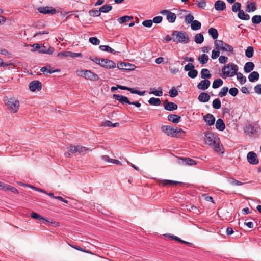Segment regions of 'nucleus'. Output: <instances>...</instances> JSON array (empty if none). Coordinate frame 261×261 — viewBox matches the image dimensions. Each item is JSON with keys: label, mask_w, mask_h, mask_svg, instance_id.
<instances>
[{"label": "nucleus", "mask_w": 261, "mask_h": 261, "mask_svg": "<svg viewBox=\"0 0 261 261\" xmlns=\"http://www.w3.org/2000/svg\"><path fill=\"white\" fill-rule=\"evenodd\" d=\"M204 141L207 145L211 146L215 151L220 152L221 151L222 145L220 144V139L218 136L214 133L211 132L205 133Z\"/></svg>", "instance_id": "nucleus-1"}, {"label": "nucleus", "mask_w": 261, "mask_h": 261, "mask_svg": "<svg viewBox=\"0 0 261 261\" xmlns=\"http://www.w3.org/2000/svg\"><path fill=\"white\" fill-rule=\"evenodd\" d=\"M173 41L176 43L186 44L189 41V37L185 31H174L172 33Z\"/></svg>", "instance_id": "nucleus-2"}, {"label": "nucleus", "mask_w": 261, "mask_h": 261, "mask_svg": "<svg viewBox=\"0 0 261 261\" xmlns=\"http://www.w3.org/2000/svg\"><path fill=\"white\" fill-rule=\"evenodd\" d=\"M5 105L9 111L12 113L17 112L18 111L20 106L19 100L17 98L14 97L8 99Z\"/></svg>", "instance_id": "nucleus-3"}, {"label": "nucleus", "mask_w": 261, "mask_h": 261, "mask_svg": "<svg viewBox=\"0 0 261 261\" xmlns=\"http://www.w3.org/2000/svg\"><path fill=\"white\" fill-rule=\"evenodd\" d=\"M238 70V67L234 64H227L222 68V72L227 76H233Z\"/></svg>", "instance_id": "nucleus-4"}, {"label": "nucleus", "mask_w": 261, "mask_h": 261, "mask_svg": "<svg viewBox=\"0 0 261 261\" xmlns=\"http://www.w3.org/2000/svg\"><path fill=\"white\" fill-rule=\"evenodd\" d=\"M214 44L216 49H221L223 51H228L232 54L233 53V48L232 46L224 42L222 40H216Z\"/></svg>", "instance_id": "nucleus-5"}, {"label": "nucleus", "mask_w": 261, "mask_h": 261, "mask_svg": "<svg viewBox=\"0 0 261 261\" xmlns=\"http://www.w3.org/2000/svg\"><path fill=\"white\" fill-rule=\"evenodd\" d=\"M80 75L81 76L92 81H96L99 79V77L97 74L92 72L90 70H81L79 71Z\"/></svg>", "instance_id": "nucleus-6"}, {"label": "nucleus", "mask_w": 261, "mask_h": 261, "mask_svg": "<svg viewBox=\"0 0 261 261\" xmlns=\"http://www.w3.org/2000/svg\"><path fill=\"white\" fill-rule=\"evenodd\" d=\"M69 152L72 153H79L80 154H85L87 151H91L90 149L82 146H73L71 145L69 148Z\"/></svg>", "instance_id": "nucleus-7"}, {"label": "nucleus", "mask_w": 261, "mask_h": 261, "mask_svg": "<svg viewBox=\"0 0 261 261\" xmlns=\"http://www.w3.org/2000/svg\"><path fill=\"white\" fill-rule=\"evenodd\" d=\"M100 66L107 69H112L116 67V64L112 60L107 59H102Z\"/></svg>", "instance_id": "nucleus-8"}, {"label": "nucleus", "mask_w": 261, "mask_h": 261, "mask_svg": "<svg viewBox=\"0 0 261 261\" xmlns=\"http://www.w3.org/2000/svg\"><path fill=\"white\" fill-rule=\"evenodd\" d=\"M247 159L248 162L252 165H256L259 162L257 155L254 152H249L247 155Z\"/></svg>", "instance_id": "nucleus-9"}, {"label": "nucleus", "mask_w": 261, "mask_h": 261, "mask_svg": "<svg viewBox=\"0 0 261 261\" xmlns=\"http://www.w3.org/2000/svg\"><path fill=\"white\" fill-rule=\"evenodd\" d=\"M38 11L41 13L47 14H54L56 12V10L55 8L52 7H40L38 8Z\"/></svg>", "instance_id": "nucleus-10"}, {"label": "nucleus", "mask_w": 261, "mask_h": 261, "mask_svg": "<svg viewBox=\"0 0 261 261\" xmlns=\"http://www.w3.org/2000/svg\"><path fill=\"white\" fill-rule=\"evenodd\" d=\"M117 67L121 70H133L135 66L129 63L121 62L117 64Z\"/></svg>", "instance_id": "nucleus-11"}, {"label": "nucleus", "mask_w": 261, "mask_h": 261, "mask_svg": "<svg viewBox=\"0 0 261 261\" xmlns=\"http://www.w3.org/2000/svg\"><path fill=\"white\" fill-rule=\"evenodd\" d=\"M41 88L42 84L39 81H33L29 84V89L32 92H34L36 90L40 91Z\"/></svg>", "instance_id": "nucleus-12"}, {"label": "nucleus", "mask_w": 261, "mask_h": 261, "mask_svg": "<svg viewBox=\"0 0 261 261\" xmlns=\"http://www.w3.org/2000/svg\"><path fill=\"white\" fill-rule=\"evenodd\" d=\"M118 87L120 89L124 90H128L131 93L136 94H138V95H140V96H143L145 94V91L141 92L140 91H138V90H135L133 88H129V87H126V86H124L118 85Z\"/></svg>", "instance_id": "nucleus-13"}, {"label": "nucleus", "mask_w": 261, "mask_h": 261, "mask_svg": "<svg viewBox=\"0 0 261 261\" xmlns=\"http://www.w3.org/2000/svg\"><path fill=\"white\" fill-rule=\"evenodd\" d=\"M162 131L164 132L165 134L167 135L168 136H171L172 137H174V136H176L175 134V128L170 126L164 125L161 127Z\"/></svg>", "instance_id": "nucleus-14"}, {"label": "nucleus", "mask_w": 261, "mask_h": 261, "mask_svg": "<svg viewBox=\"0 0 261 261\" xmlns=\"http://www.w3.org/2000/svg\"><path fill=\"white\" fill-rule=\"evenodd\" d=\"M113 98L114 99L118 100L122 104L126 103L130 105V101L127 97L121 95L114 94L113 95Z\"/></svg>", "instance_id": "nucleus-15"}, {"label": "nucleus", "mask_w": 261, "mask_h": 261, "mask_svg": "<svg viewBox=\"0 0 261 261\" xmlns=\"http://www.w3.org/2000/svg\"><path fill=\"white\" fill-rule=\"evenodd\" d=\"M164 109L167 111H173L177 109V105L172 102H169L166 100L164 102Z\"/></svg>", "instance_id": "nucleus-16"}, {"label": "nucleus", "mask_w": 261, "mask_h": 261, "mask_svg": "<svg viewBox=\"0 0 261 261\" xmlns=\"http://www.w3.org/2000/svg\"><path fill=\"white\" fill-rule=\"evenodd\" d=\"M210 84H211L210 81L206 79L204 80H202L197 85V88L199 89H200L202 90H205L209 87Z\"/></svg>", "instance_id": "nucleus-17"}, {"label": "nucleus", "mask_w": 261, "mask_h": 261, "mask_svg": "<svg viewBox=\"0 0 261 261\" xmlns=\"http://www.w3.org/2000/svg\"><path fill=\"white\" fill-rule=\"evenodd\" d=\"M40 71L43 72L44 74L47 75L48 74H52L55 72H59L60 70L59 69L53 70L50 66H48L42 67Z\"/></svg>", "instance_id": "nucleus-18"}, {"label": "nucleus", "mask_w": 261, "mask_h": 261, "mask_svg": "<svg viewBox=\"0 0 261 261\" xmlns=\"http://www.w3.org/2000/svg\"><path fill=\"white\" fill-rule=\"evenodd\" d=\"M203 119L206 122V123L210 126L213 125L215 121V118L214 116L210 113L205 115L203 117Z\"/></svg>", "instance_id": "nucleus-19"}, {"label": "nucleus", "mask_w": 261, "mask_h": 261, "mask_svg": "<svg viewBox=\"0 0 261 261\" xmlns=\"http://www.w3.org/2000/svg\"><path fill=\"white\" fill-rule=\"evenodd\" d=\"M214 7L217 11H222L226 8V5L224 2L218 0L215 2Z\"/></svg>", "instance_id": "nucleus-20"}, {"label": "nucleus", "mask_w": 261, "mask_h": 261, "mask_svg": "<svg viewBox=\"0 0 261 261\" xmlns=\"http://www.w3.org/2000/svg\"><path fill=\"white\" fill-rule=\"evenodd\" d=\"M31 217L34 219L40 221H43L44 223L49 222V221L45 218L41 216L38 213L32 212L31 214Z\"/></svg>", "instance_id": "nucleus-21"}, {"label": "nucleus", "mask_w": 261, "mask_h": 261, "mask_svg": "<svg viewBox=\"0 0 261 261\" xmlns=\"http://www.w3.org/2000/svg\"><path fill=\"white\" fill-rule=\"evenodd\" d=\"M54 48L51 46H49L48 48H47L45 46H43L42 47L40 48L38 50L39 53L41 54H47L49 55H51L54 53Z\"/></svg>", "instance_id": "nucleus-22"}, {"label": "nucleus", "mask_w": 261, "mask_h": 261, "mask_svg": "<svg viewBox=\"0 0 261 261\" xmlns=\"http://www.w3.org/2000/svg\"><path fill=\"white\" fill-rule=\"evenodd\" d=\"M210 99V96L206 93L202 92L199 94L198 99L202 102H206Z\"/></svg>", "instance_id": "nucleus-23"}, {"label": "nucleus", "mask_w": 261, "mask_h": 261, "mask_svg": "<svg viewBox=\"0 0 261 261\" xmlns=\"http://www.w3.org/2000/svg\"><path fill=\"white\" fill-rule=\"evenodd\" d=\"M180 118V116L175 114H170L168 116V120L175 124L179 123Z\"/></svg>", "instance_id": "nucleus-24"}, {"label": "nucleus", "mask_w": 261, "mask_h": 261, "mask_svg": "<svg viewBox=\"0 0 261 261\" xmlns=\"http://www.w3.org/2000/svg\"><path fill=\"white\" fill-rule=\"evenodd\" d=\"M254 68V63L252 62H248L245 64L244 70L245 72L249 73L253 70Z\"/></svg>", "instance_id": "nucleus-25"}, {"label": "nucleus", "mask_w": 261, "mask_h": 261, "mask_svg": "<svg viewBox=\"0 0 261 261\" xmlns=\"http://www.w3.org/2000/svg\"><path fill=\"white\" fill-rule=\"evenodd\" d=\"M215 126L216 128L220 131H223L225 128V125L221 119L217 120Z\"/></svg>", "instance_id": "nucleus-26"}, {"label": "nucleus", "mask_w": 261, "mask_h": 261, "mask_svg": "<svg viewBox=\"0 0 261 261\" xmlns=\"http://www.w3.org/2000/svg\"><path fill=\"white\" fill-rule=\"evenodd\" d=\"M150 94H153L156 96H161L163 94V89L162 87H159L158 90L154 88L150 89Z\"/></svg>", "instance_id": "nucleus-27"}, {"label": "nucleus", "mask_w": 261, "mask_h": 261, "mask_svg": "<svg viewBox=\"0 0 261 261\" xmlns=\"http://www.w3.org/2000/svg\"><path fill=\"white\" fill-rule=\"evenodd\" d=\"M259 75L256 71H253L248 76V80L250 82H253L258 80Z\"/></svg>", "instance_id": "nucleus-28"}, {"label": "nucleus", "mask_w": 261, "mask_h": 261, "mask_svg": "<svg viewBox=\"0 0 261 261\" xmlns=\"http://www.w3.org/2000/svg\"><path fill=\"white\" fill-rule=\"evenodd\" d=\"M212 76L210 71L207 69L203 68L201 71V77L203 79H210Z\"/></svg>", "instance_id": "nucleus-29"}, {"label": "nucleus", "mask_w": 261, "mask_h": 261, "mask_svg": "<svg viewBox=\"0 0 261 261\" xmlns=\"http://www.w3.org/2000/svg\"><path fill=\"white\" fill-rule=\"evenodd\" d=\"M238 17L242 20H248L250 19V16L248 14H245L242 10H240L238 14Z\"/></svg>", "instance_id": "nucleus-30"}, {"label": "nucleus", "mask_w": 261, "mask_h": 261, "mask_svg": "<svg viewBox=\"0 0 261 261\" xmlns=\"http://www.w3.org/2000/svg\"><path fill=\"white\" fill-rule=\"evenodd\" d=\"M201 24L198 20H195L191 23V28L193 30H198L201 28Z\"/></svg>", "instance_id": "nucleus-31"}, {"label": "nucleus", "mask_w": 261, "mask_h": 261, "mask_svg": "<svg viewBox=\"0 0 261 261\" xmlns=\"http://www.w3.org/2000/svg\"><path fill=\"white\" fill-rule=\"evenodd\" d=\"M208 32L214 39H216L218 38V33L216 29L211 28L208 29Z\"/></svg>", "instance_id": "nucleus-32"}, {"label": "nucleus", "mask_w": 261, "mask_h": 261, "mask_svg": "<svg viewBox=\"0 0 261 261\" xmlns=\"http://www.w3.org/2000/svg\"><path fill=\"white\" fill-rule=\"evenodd\" d=\"M256 9V4L254 2L248 3L246 11L248 12H253Z\"/></svg>", "instance_id": "nucleus-33"}, {"label": "nucleus", "mask_w": 261, "mask_h": 261, "mask_svg": "<svg viewBox=\"0 0 261 261\" xmlns=\"http://www.w3.org/2000/svg\"><path fill=\"white\" fill-rule=\"evenodd\" d=\"M161 183L164 186H168L170 185H175L178 184H181L182 182L174 180L164 179L161 180Z\"/></svg>", "instance_id": "nucleus-34"}, {"label": "nucleus", "mask_w": 261, "mask_h": 261, "mask_svg": "<svg viewBox=\"0 0 261 261\" xmlns=\"http://www.w3.org/2000/svg\"><path fill=\"white\" fill-rule=\"evenodd\" d=\"M194 41L197 44H201L204 41V37L201 33L196 34L194 37Z\"/></svg>", "instance_id": "nucleus-35"}, {"label": "nucleus", "mask_w": 261, "mask_h": 261, "mask_svg": "<svg viewBox=\"0 0 261 261\" xmlns=\"http://www.w3.org/2000/svg\"><path fill=\"white\" fill-rule=\"evenodd\" d=\"M148 102L150 105L158 106L160 105L161 100L159 98L151 97L148 100Z\"/></svg>", "instance_id": "nucleus-36"}, {"label": "nucleus", "mask_w": 261, "mask_h": 261, "mask_svg": "<svg viewBox=\"0 0 261 261\" xmlns=\"http://www.w3.org/2000/svg\"><path fill=\"white\" fill-rule=\"evenodd\" d=\"M99 48L102 51L111 53L113 54H115L116 53L114 49H112L108 45H100L99 46Z\"/></svg>", "instance_id": "nucleus-37"}, {"label": "nucleus", "mask_w": 261, "mask_h": 261, "mask_svg": "<svg viewBox=\"0 0 261 261\" xmlns=\"http://www.w3.org/2000/svg\"><path fill=\"white\" fill-rule=\"evenodd\" d=\"M133 19V17L132 16H124L118 18V21L120 23H123L126 22H128Z\"/></svg>", "instance_id": "nucleus-38"}, {"label": "nucleus", "mask_w": 261, "mask_h": 261, "mask_svg": "<svg viewBox=\"0 0 261 261\" xmlns=\"http://www.w3.org/2000/svg\"><path fill=\"white\" fill-rule=\"evenodd\" d=\"M208 57L206 54H202L199 58L198 61L202 64H205L207 63L208 60Z\"/></svg>", "instance_id": "nucleus-39"}, {"label": "nucleus", "mask_w": 261, "mask_h": 261, "mask_svg": "<svg viewBox=\"0 0 261 261\" xmlns=\"http://www.w3.org/2000/svg\"><path fill=\"white\" fill-rule=\"evenodd\" d=\"M254 48L252 46H248L245 50V56L248 58H251L253 55Z\"/></svg>", "instance_id": "nucleus-40"}, {"label": "nucleus", "mask_w": 261, "mask_h": 261, "mask_svg": "<svg viewBox=\"0 0 261 261\" xmlns=\"http://www.w3.org/2000/svg\"><path fill=\"white\" fill-rule=\"evenodd\" d=\"M223 84V81L221 79H218L215 80L213 83L212 87L214 89H216L219 87H220Z\"/></svg>", "instance_id": "nucleus-41"}, {"label": "nucleus", "mask_w": 261, "mask_h": 261, "mask_svg": "<svg viewBox=\"0 0 261 261\" xmlns=\"http://www.w3.org/2000/svg\"><path fill=\"white\" fill-rule=\"evenodd\" d=\"M166 18L170 22L173 23L175 21L176 16L175 13L170 12L168 14Z\"/></svg>", "instance_id": "nucleus-42"}, {"label": "nucleus", "mask_w": 261, "mask_h": 261, "mask_svg": "<svg viewBox=\"0 0 261 261\" xmlns=\"http://www.w3.org/2000/svg\"><path fill=\"white\" fill-rule=\"evenodd\" d=\"M236 75H237V79L240 81V84H243L246 82V77L243 76L241 73L236 72Z\"/></svg>", "instance_id": "nucleus-43"}, {"label": "nucleus", "mask_w": 261, "mask_h": 261, "mask_svg": "<svg viewBox=\"0 0 261 261\" xmlns=\"http://www.w3.org/2000/svg\"><path fill=\"white\" fill-rule=\"evenodd\" d=\"M112 9V7L110 5H105L100 8V12L107 13Z\"/></svg>", "instance_id": "nucleus-44"}, {"label": "nucleus", "mask_w": 261, "mask_h": 261, "mask_svg": "<svg viewBox=\"0 0 261 261\" xmlns=\"http://www.w3.org/2000/svg\"><path fill=\"white\" fill-rule=\"evenodd\" d=\"M102 126H108V127H118L119 126V123H113L109 120H107L103 123Z\"/></svg>", "instance_id": "nucleus-45"}, {"label": "nucleus", "mask_w": 261, "mask_h": 261, "mask_svg": "<svg viewBox=\"0 0 261 261\" xmlns=\"http://www.w3.org/2000/svg\"><path fill=\"white\" fill-rule=\"evenodd\" d=\"M213 107L215 109H219L221 108V101L219 99L216 98L214 99L213 101Z\"/></svg>", "instance_id": "nucleus-46"}, {"label": "nucleus", "mask_w": 261, "mask_h": 261, "mask_svg": "<svg viewBox=\"0 0 261 261\" xmlns=\"http://www.w3.org/2000/svg\"><path fill=\"white\" fill-rule=\"evenodd\" d=\"M181 160H182L183 162H184L186 165H192L196 164V162L194 160L189 158H181Z\"/></svg>", "instance_id": "nucleus-47"}, {"label": "nucleus", "mask_w": 261, "mask_h": 261, "mask_svg": "<svg viewBox=\"0 0 261 261\" xmlns=\"http://www.w3.org/2000/svg\"><path fill=\"white\" fill-rule=\"evenodd\" d=\"M228 182L230 185L232 186H241L243 184V183L242 182L239 181L233 178H230L228 180Z\"/></svg>", "instance_id": "nucleus-48"}, {"label": "nucleus", "mask_w": 261, "mask_h": 261, "mask_svg": "<svg viewBox=\"0 0 261 261\" xmlns=\"http://www.w3.org/2000/svg\"><path fill=\"white\" fill-rule=\"evenodd\" d=\"M241 7V4L240 3H234V4L232 6V11L234 12L239 11L240 10Z\"/></svg>", "instance_id": "nucleus-49"}, {"label": "nucleus", "mask_w": 261, "mask_h": 261, "mask_svg": "<svg viewBox=\"0 0 261 261\" xmlns=\"http://www.w3.org/2000/svg\"><path fill=\"white\" fill-rule=\"evenodd\" d=\"M228 90L229 89L228 87H224L221 89V91L218 94V95L221 97H224L227 94Z\"/></svg>", "instance_id": "nucleus-50"}, {"label": "nucleus", "mask_w": 261, "mask_h": 261, "mask_svg": "<svg viewBox=\"0 0 261 261\" xmlns=\"http://www.w3.org/2000/svg\"><path fill=\"white\" fill-rule=\"evenodd\" d=\"M197 74L198 71L194 69V68L190 70L188 73V75L192 79L195 78L197 76Z\"/></svg>", "instance_id": "nucleus-51"}, {"label": "nucleus", "mask_w": 261, "mask_h": 261, "mask_svg": "<svg viewBox=\"0 0 261 261\" xmlns=\"http://www.w3.org/2000/svg\"><path fill=\"white\" fill-rule=\"evenodd\" d=\"M252 21L253 23L258 24L261 22V16L260 15H255L252 18Z\"/></svg>", "instance_id": "nucleus-52"}, {"label": "nucleus", "mask_w": 261, "mask_h": 261, "mask_svg": "<svg viewBox=\"0 0 261 261\" xmlns=\"http://www.w3.org/2000/svg\"><path fill=\"white\" fill-rule=\"evenodd\" d=\"M89 15L93 17L99 16L100 15V12L97 10H91L89 12Z\"/></svg>", "instance_id": "nucleus-53"}, {"label": "nucleus", "mask_w": 261, "mask_h": 261, "mask_svg": "<svg viewBox=\"0 0 261 261\" xmlns=\"http://www.w3.org/2000/svg\"><path fill=\"white\" fill-rule=\"evenodd\" d=\"M194 21V16L189 14L188 15H186L185 17V21L187 23H191Z\"/></svg>", "instance_id": "nucleus-54"}, {"label": "nucleus", "mask_w": 261, "mask_h": 261, "mask_svg": "<svg viewBox=\"0 0 261 261\" xmlns=\"http://www.w3.org/2000/svg\"><path fill=\"white\" fill-rule=\"evenodd\" d=\"M175 134H176V136H174V137H180L181 136L182 134H184L185 133V132L181 128H175Z\"/></svg>", "instance_id": "nucleus-55"}, {"label": "nucleus", "mask_w": 261, "mask_h": 261, "mask_svg": "<svg viewBox=\"0 0 261 261\" xmlns=\"http://www.w3.org/2000/svg\"><path fill=\"white\" fill-rule=\"evenodd\" d=\"M89 42L94 45H98L100 43V40L96 37H92L89 38Z\"/></svg>", "instance_id": "nucleus-56"}, {"label": "nucleus", "mask_w": 261, "mask_h": 261, "mask_svg": "<svg viewBox=\"0 0 261 261\" xmlns=\"http://www.w3.org/2000/svg\"><path fill=\"white\" fill-rule=\"evenodd\" d=\"M228 91L229 94L232 96H236L239 92L238 89L235 87L230 88Z\"/></svg>", "instance_id": "nucleus-57"}, {"label": "nucleus", "mask_w": 261, "mask_h": 261, "mask_svg": "<svg viewBox=\"0 0 261 261\" xmlns=\"http://www.w3.org/2000/svg\"><path fill=\"white\" fill-rule=\"evenodd\" d=\"M169 93L171 97H175L178 95V91L174 87H173Z\"/></svg>", "instance_id": "nucleus-58"}, {"label": "nucleus", "mask_w": 261, "mask_h": 261, "mask_svg": "<svg viewBox=\"0 0 261 261\" xmlns=\"http://www.w3.org/2000/svg\"><path fill=\"white\" fill-rule=\"evenodd\" d=\"M220 49H217V50H213L212 53L211 58L213 59H217L220 55Z\"/></svg>", "instance_id": "nucleus-59"}, {"label": "nucleus", "mask_w": 261, "mask_h": 261, "mask_svg": "<svg viewBox=\"0 0 261 261\" xmlns=\"http://www.w3.org/2000/svg\"><path fill=\"white\" fill-rule=\"evenodd\" d=\"M89 59L96 63L97 64L99 65L100 66L101 61H102L103 58H99L98 57H95V58H93L92 57H90Z\"/></svg>", "instance_id": "nucleus-60"}, {"label": "nucleus", "mask_w": 261, "mask_h": 261, "mask_svg": "<svg viewBox=\"0 0 261 261\" xmlns=\"http://www.w3.org/2000/svg\"><path fill=\"white\" fill-rule=\"evenodd\" d=\"M153 21L151 20H145L142 22V25L145 27L150 28L152 25Z\"/></svg>", "instance_id": "nucleus-61"}, {"label": "nucleus", "mask_w": 261, "mask_h": 261, "mask_svg": "<svg viewBox=\"0 0 261 261\" xmlns=\"http://www.w3.org/2000/svg\"><path fill=\"white\" fill-rule=\"evenodd\" d=\"M70 52L69 51H66L60 52L58 54V56H62L63 57H70Z\"/></svg>", "instance_id": "nucleus-62"}, {"label": "nucleus", "mask_w": 261, "mask_h": 261, "mask_svg": "<svg viewBox=\"0 0 261 261\" xmlns=\"http://www.w3.org/2000/svg\"><path fill=\"white\" fill-rule=\"evenodd\" d=\"M194 66L192 63H188L185 66L184 70L185 71H190L194 68Z\"/></svg>", "instance_id": "nucleus-63"}, {"label": "nucleus", "mask_w": 261, "mask_h": 261, "mask_svg": "<svg viewBox=\"0 0 261 261\" xmlns=\"http://www.w3.org/2000/svg\"><path fill=\"white\" fill-rule=\"evenodd\" d=\"M255 92L258 94H261V84H257L254 87Z\"/></svg>", "instance_id": "nucleus-64"}]
</instances>
